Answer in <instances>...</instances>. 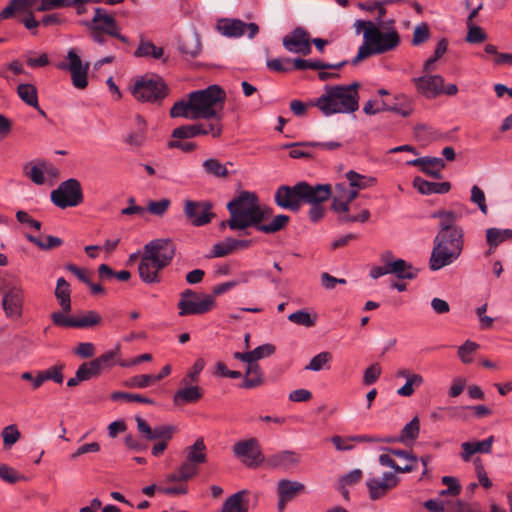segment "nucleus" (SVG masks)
Returning a JSON list of instances; mask_svg holds the SVG:
<instances>
[{"mask_svg": "<svg viewBox=\"0 0 512 512\" xmlns=\"http://www.w3.org/2000/svg\"><path fill=\"white\" fill-rule=\"evenodd\" d=\"M226 97L225 90L217 84L192 91L187 95L186 100L174 103L170 109V116L198 120L223 115Z\"/></svg>", "mask_w": 512, "mask_h": 512, "instance_id": "nucleus-1", "label": "nucleus"}, {"mask_svg": "<svg viewBox=\"0 0 512 512\" xmlns=\"http://www.w3.org/2000/svg\"><path fill=\"white\" fill-rule=\"evenodd\" d=\"M356 33L363 31V44L359 47L357 55L353 58L352 64L356 65L362 60L372 56L383 54L394 50L400 44V35L397 30L392 29L382 32L372 21L357 20L354 23Z\"/></svg>", "mask_w": 512, "mask_h": 512, "instance_id": "nucleus-2", "label": "nucleus"}, {"mask_svg": "<svg viewBox=\"0 0 512 512\" xmlns=\"http://www.w3.org/2000/svg\"><path fill=\"white\" fill-rule=\"evenodd\" d=\"M358 87V83L328 87L311 105L316 106L326 116L355 112L359 108Z\"/></svg>", "mask_w": 512, "mask_h": 512, "instance_id": "nucleus-3", "label": "nucleus"}, {"mask_svg": "<svg viewBox=\"0 0 512 512\" xmlns=\"http://www.w3.org/2000/svg\"><path fill=\"white\" fill-rule=\"evenodd\" d=\"M227 209L230 219L222 222L221 227L227 225L231 230H244L261 223L262 214L258 197L253 192H241L238 197L227 204Z\"/></svg>", "mask_w": 512, "mask_h": 512, "instance_id": "nucleus-4", "label": "nucleus"}, {"mask_svg": "<svg viewBox=\"0 0 512 512\" xmlns=\"http://www.w3.org/2000/svg\"><path fill=\"white\" fill-rule=\"evenodd\" d=\"M463 245L464 232L462 229H453L450 233L438 232L429 260L430 269L436 271L453 263L461 255Z\"/></svg>", "mask_w": 512, "mask_h": 512, "instance_id": "nucleus-5", "label": "nucleus"}, {"mask_svg": "<svg viewBox=\"0 0 512 512\" xmlns=\"http://www.w3.org/2000/svg\"><path fill=\"white\" fill-rule=\"evenodd\" d=\"M2 307L7 317L19 319L22 316L25 292L19 280L3 282L0 286Z\"/></svg>", "mask_w": 512, "mask_h": 512, "instance_id": "nucleus-6", "label": "nucleus"}, {"mask_svg": "<svg viewBox=\"0 0 512 512\" xmlns=\"http://www.w3.org/2000/svg\"><path fill=\"white\" fill-rule=\"evenodd\" d=\"M168 88L163 79L156 75H144L136 80L133 95L142 102H156L165 98Z\"/></svg>", "mask_w": 512, "mask_h": 512, "instance_id": "nucleus-7", "label": "nucleus"}, {"mask_svg": "<svg viewBox=\"0 0 512 512\" xmlns=\"http://www.w3.org/2000/svg\"><path fill=\"white\" fill-rule=\"evenodd\" d=\"M215 306V299L211 295H199L191 289H186L180 294V300L177 304L179 315H202Z\"/></svg>", "mask_w": 512, "mask_h": 512, "instance_id": "nucleus-8", "label": "nucleus"}, {"mask_svg": "<svg viewBox=\"0 0 512 512\" xmlns=\"http://www.w3.org/2000/svg\"><path fill=\"white\" fill-rule=\"evenodd\" d=\"M51 201L61 209L75 207L83 201L82 187L78 180L68 179L51 192Z\"/></svg>", "mask_w": 512, "mask_h": 512, "instance_id": "nucleus-9", "label": "nucleus"}, {"mask_svg": "<svg viewBox=\"0 0 512 512\" xmlns=\"http://www.w3.org/2000/svg\"><path fill=\"white\" fill-rule=\"evenodd\" d=\"M185 461L182 465V476L193 478L198 474L199 466L207 462V448L202 437L184 450Z\"/></svg>", "mask_w": 512, "mask_h": 512, "instance_id": "nucleus-10", "label": "nucleus"}, {"mask_svg": "<svg viewBox=\"0 0 512 512\" xmlns=\"http://www.w3.org/2000/svg\"><path fill=\"white\" fill-rule=\"evenodd\" d=\"M71 74L72 84L77 89H85L88 85L89 63H84L74 49L67 52L66 61L57 66Z\"/></svg>", "mask_w": 512, "mask_h": 512, "instance_id": "nucleus-11", "label": "nucleus"}, {"mask_svg": "<svg viewBox=\"0 0 512 512\" xmlns=\"http://www.w3.org/2000/svg\"><path fill=\"white\" fill-rule=\"evenodd\" d=\"M175 250V245L171 240L155 239L145 245L143 253L160 264V267L165 268L172 261Z\"/></svg>", "mask_w": 512, "mask_h": 512, "instance_id": "nucleus-12", "label": "nucleus"}, {"mask_svg": "<svg viewBox=\"0 0 512 512\" xmlns=\"http://www.w3.org/2000/svg\"><path fill=\"white\" fill-rule=\"evenodd\" d=\"M274 201L282 209L293 212L299 211L302 205L300 182L294 186H279L274 194Z\"/></svg>", "mask_w": 512, "mask_h": 512, "instance_id": "nucleus-13", "label": "nucleus"}, {"mask_svg": "<svg viewBox=\"0 0 512 512\" xmlns=\"http://www.w3.org/2000/svg\"><path fill=\"white\" fill-rule=\"evenodd\" d=\"M284 48L294 54H302L304 56L311 53L310 34L303 27H296L282 39Z\"/></svg>", "mask_w": 512, "mask_h": 512, "instance_id": "nucleus-14", "label": "nucleus"}, {"mask_svg": "<svg viewBox=\"0 0 512 512\" xmlns=\"http://www.w3.org/2000/svg\"><path fill=\"white\" fill-rule=\"evenodd\" d=\"M216 28L218 32L226 37H240L248 32V37L253 38L259 31L255 23H245L240 19L223 18L217 21Z\"/></svg>", "mask_w": 512, "mask_h": 512, "instance_id": "nucleus-15", "label": "nucleus"}, {"mask_svg": "<svg viewBox=\"0 0 512 512\" xmlns=\"http://www.w3.org/2000/svg\"><path fill=\"white\" fill-rule=\"evenodd\" d=\"M185 214L194 226H203L211 222L215 214L212 212V204L207 201H191L185 203Z\"/></svg>", "mask_w": 512, "mask_h": 512, "instance_id": "nucleus-16", "label": "nucleus"}, {"mask_svg": "<svg viewBox=\"0 0 512 512\" xmlns=\"http://www.w3.org/2000/svg\"><path fill=\"white\" fill-rule=\"evenodd\" d=\"M233 452L248 467L255 466L261 461V450L255 438L237 442L233 446Z\"/></svg>", "mask_w": 512, "mask_h": 512, "instance_id": "nucleus-17", "label": "nucleus"}, {"mask_svg": "<svg viewBox=\"0 0 512 512\" xmlns=\"http://www.w3.org/2000/svg\"><path fill=\"white\" fill-rule=\"evenodd\" d=\"M399 483V478L392 472H385L381 479L371 478L366 486L371 500H378L385 497Z\"/></svg>", "mask_w": 512, "mask_h": 512, "instance_id": "nucleus-18", "label": "nucleus"}, {"mask_svg": "<svg viewBox=\"0 0 512 512\" xmlns=\"http://www.w3.org/2000/svg\"><path fill=\"white\" fill-rule=\"evenodd\" d=\"M302 203L320 204L332 196V188L329 184L310 185L307 182H300Z\"/></svg>", "mask_w": 512, "mask_h": 512, "instance_id": "nucleus-19", "label": "nucleus"}, {"mask_svg": "<svg viewBox=\"0 0 512 512\" xmlns=\"http://www.w3.org/2000/svg\"><path fill=\"white\" fill-rule=\"evenodd\" d=\"M25 175L35 184L42 185L46 182V176L54 178L58 176V170L46 162L27 163L24 166Z\"/></svg>", "mask_w": 512, "mask_h": 512, "instance_id": "nucleus-20", "label": "nucleus"}, {"mask_svg": "<svg viewBox=\"0 0 512 512\" xmlns=\"http://www.w3.org/2000/svg\"><path fill=\"white\" fill-rule=\"evenodd\" d=\"M417 91L432 98L443 93L444 78L440 75L422 76L413 79Z\"/></svg>", "mask_w": 512, "mask_h": 512, "instance_id": "nucleus-21", "label": "nucleus"}, {"mask_svg": "<svg viewBox=\"0 0 512 512\" xmlns=\"http://www.w3.org/2000/svg\"><path fill=\"white\" fill-rule=\"evenodd\" d=\"M408 165L419 167L426 175L441 179V171L445 168L446 163L442 158L438 157H421L407 162Z\"/></svg>", "mask_w": 512, "mask_h": 512, "instance_id": "nucleus-22", "label": "nucleus"}, {"mask_svg": "<svg viewBox=\"0 0 512 512\" xmlns=\"http://www.w3.org/2000/svg\"><path fill=\"white\" fill-rule=\"evenodd\" d=\"M252 244V240H237L229 237L213 245L212 257H225L234 251L246 249Z\"/></svg>", "mask_w": 512, "mask_h": 512, "instance_id": "nucleus-23", "label": "nucleus"}, {"mask_svg": "<svg viewBox=\"0 0 512 512\" xmlns=\"http://www.w3.org/2000/svg\"><path fill=\"white\" fill-rule=\"evenodd\" d=\"M160 264L146 256L144 253L142 255L141 261L138 266V271L140 278L143 282L151 284V283H159V271H161L164 267H160Z\"/></svg>", "mask_w": 512, "mask_h": 512, "instance_id": "nucleus-24", "label": "nucleus"}, {"mask_svg": "<svg viewBox=\"0 0 512 512\" xmlns=\"http://www.w3.org/2000/svg\"><path fill=\"white\" fill-rule=\"evenodd\" d=\"M301 461V455L295 451H280L271 455L267 462L273 468L289 469L298 465Z\"/></svg>", "mask_w": 512, "mask_h": 512, "instance_id": "nucleus-25", "label": "nucleus"}, {"mask_svg": "<svg viewBox=\"0 0 512 512\" xmlns=\"http://www.w3.org/2000/svg\"><path fill=\"white\" fill-rule=\"evenodd\" d=\"M413 187L417 189L419 193L424 195L446 194L451 190L450 182H430L422 179L421 177H415L413 179Z\"/></svg>", "mask_w": 512, "mask_h": 512, "instance_id": "nucleus-26", "label": "nucleus"}, {"mask_svg": "<svg viewBox=\"0 0 512 512\" xmlns=\"http://www.w3.org/2000/svg\"><path fill=\"white\" fill-rule=\"evenodd\" d=\"M247 495V490L232 494L224 501L221 512H249Z\"/></svg>", "mask_w": 512, "mask_h": 512, "instance_id": "nucleus-27", "label": "nucleus"}, {"mask_svg": "<svg viewBox=\"0 0 512 512\" xmlns=\"http://www.w3.org/2000/svg\"><path fill=\"white\" fill-rule=\"evenodd\" d=\"M94 29L104 31L109 35L116 36L117 25L113 17L108 15L104 10L97 8L93 17Z\"/></svg>", "mask_w": 512, "mask_h": 512, "instance_id": "nucleus-28", "label": "nucleus"}, {"mask_svg": "<svg viewBox=\"0 0 512 512\" xmlns=\"http://www.w3.org/2000/svg\"><path fill=\"white\" fill-rule=\"evenodd\" d=\"M37 0H11L0 12V21L11 18L16 13H31V8Z\"/></svg>", "mask_w": 512, "mask_h": 512, "instance_id": "nucleus-29", "label": "nucleus"}, {"mask_svg": "<svg viewBox=\"0 0 512 512\" xmlns=\"http://www.w3.org/2000/svg\"><path fill=\"white\" fill-rule=\"evenodd\" d=\"M203 396L202 389L198 386L186 387L178 390L174 397L173 402L175 405L180 406L188 403H196Z\"/></svg>", "mask_w": 512, "mask_h": 512, "instance_id": "nucleus-30", "label": "nucleus"}, {"mask_svg": "<svg viewBox=\"0 0 512 512\" xmlns=\"http://www.w3.org/2000/svg\"><path fill=\"white\" fill-rule=\"evenodd\" d=\"M388 267L389 274H393L399 279H414L418 272L417 269H414L410 263L403 259H396L395 262L391 263Z\"/></svg>", "mask_w": 512, "mask_h": 512, "instance_id": "nucleus-31", "label": "nucleus"}, {"mask_svg": "<svg viewBox=\"0 0 512 512\" xmlns=\"http://www.w3.org/2000/svg\"><path fill=\"white\" fill-rule=\"evenodd\" d=\"M396 102H387L382 101L383 109L385 111L395 112L403 117H408L411 115L413 108L411 105V101L405 97L404 95L395 96Z\"/></svg>", "mask_w": 512, "mask_h": 512, "instance_id": "nucleus-32", "label": "nucleus"}, {"mask_svg": "<svg viewBox=\"0 0 512 512\" xmlns=\"http://www.w3.org/2000/svg\"><path fill=\"white\" fill-rule=\"evenodd\" d=\"M305 491V485L288 479H282L278 482L277 492L278 496L291 501L297 494Z\"/></svg>", "mask_w": 512, "mask_h": 512, "instance_id": "nucleus-33", "label": "nucleus"}, {"mask_svg": "<svg viewBox=\"0 0 512 512\" xmlns=\"http://www.w3.org/2000/svg\"><path fill=\"white\" fill-rule=\"evenodd\" d=\"M70 285L64 278H59L56 283L55 297L64 312L71 310Z\"/></svg>", "mask_w": 512, "mask_h": 512, "instance_id": "nucleus-34", "label": "nucleus"}, {"mask_svg": "<svg viewBox=\"0 0 512 512\" xmlns=\"http://www.w3.org/2000/svg\"><path fill=\"white\" fill-rule=\"evenodd\" d=\"M263 383V373L260 369V366L256 363H251L250 365H248L244 381L241 386L246 389H251L259 387Z\"/></svg>", "mask_w": 512, "mask_h": 512, "instance_id": "nucleus-35", "label": "nucleus"}, {"mask_svg": "<svg viewBox=\"0 0 512 512\" xmlns=\"http://www.w3.org/2000/svg\"><path fill=\"white\" fill-rule=\"evenodd\" d=\"M95 361L98 363L101 370L106 368H111L116 364L121 363V348L120 345H115L109 351L103 353L98 358H95Z\"/></svg>", "mask_w": 512, "mask_h": 512, "instance_id": "nucleus-36", "label": "nucleus"}, {"mask_svg": "<svg viewBox=\"0 0 512 512\" xmlns=\"http://www.w3.org/2000/svg\"><path fill=\"white\" fill-rule=\"evenodd\" d=\"M205 131L202 129V123L182 125L175 128L172 132L174 139H190L200 135H204Z\"/></svg>", "mask_w": 512, "mask_h": 512, "instance_id": "nucleus-37", "label": "nucleus"}, {"mask_svg": "<svg viewBox=\"0 0 512 512\" xmlns=\"http://www.w3.org/2000/svg\"><path fill=\"white\" fill-rule=\"evenodd\" d=\"M290 221V217L285 214L275 216L270 223H258L254 227L263 233L272 234L284 229Z\"/></svg>", "mask_w": 512, "mask_h": 512, "instance_id": "nucleus-38", "label": "nucleus"}, {"mask_svg": "<svg viewBox=\"0 0 512 512\" xmlns=\"http://www.w3.org/2000/svg\"><path fill=\"white\" fill-rule=\"evenodd\" d=\"M164 55V50L161 47L155 46L152 42L142 39L134 51L135 57H152L154 59H161Z\"/></svg>", "mask_w": 512, "mask_h": 512, "instance_id": "nucleus-39", "label": "nucleus"}, {"mask_svg": "<svg viewBox=\"0 0 512 512\" xmlns=\"http://www.w3.org/2000/svg\"><path fill=\"white\" fill-rule=\"evenodd\" d=\"M17 93L20 99L27 105L39 109L38 93L34 85L28 83L20 84L17 87Z\"/></svg>", "mask_w": 512, "mask_h": 512, "instance_id": "nucleus-40", "label": "nucleus"}, {"mask_svg": "<svg viewBox=\"0 0 512 512\" xmlns=\"http://www.w3.org/2000/svg\"><path fill=\"white\" fill-rule=\"evenodd\" d=\"M346 178L349 181V185L352 188H356L358 190L372 187L377 182L375 177L361 175L353 170H350L346 173Z\"/></svg>", "mask_w": 512, "mask_h": 512, "instance_id": "nucleus-41", "label": "nucleus"}, {"mask_svg": "<svg viewBox=\"0 0 512 512\" xmlns=\"http://www.w3.org/2000/svg\"><path fill=\"white\" fill-rule=\"evenodd\" d=\"M179 50L186 59H193L200 54L201 44L196 37L191 36L180 42Z\"/></svg>", "mask_w": 512, "mask_h": 512, "instance_id": "nucleus-42", "label": "nucleus"}, {"mask_svg": "<svg viewBox=\"0 0 512 512\" xmlns=\"http://www.w3.org/2000/svg\"><path fill=\"white\" fill-rule=\"evenodd\" d=\"M433 217L440 219L439 232L450 233L453 229H462L461 227L455 225L457 221V215L453 211H438L433 215Z\"/></svg>", "mask_w": 512, "mask_h": 512, "instance_id": "nucleus-43", "label": "nucleus"}, {"mask_svg": "<svg viewBox=\"0 0 512 512\" xmlns=\"http://www.w3.org/2000/svg\"><path fill=\"white\" fill-rule=\"evenodd\" d=\"M1 438L3 441V449L9 450L20 440L21 432L16 424H10L2 429Z\"/></svg>", "mask_w": 512, "mask_h": 512, "instance_id": "nucleus-44", "label": "nucleus"}, {"mask_svg": "<svg viewBox=\"0 0 512 512\" xmlns=\"http://www.w3.org/2000/svg\"><path fill=\"white\" fill-rule=\"evenodd\" d=\"M204 171L216 178H226L229 175L226 165L222 164L216 158H209L203 162Z\"/></svg>", "mask_w": 512, "mask_h": 512, "instance_id": "nucleus-45", "label": "nucleus"}, {"mask_svg": "<svg viewBox=\"0 0 512 512\" xmlns=\"http://www.w3.org/2000/svg\"><path fill=\"white\" fill-rule=\"evenodd\" d=\"M420 431V423L418 417H414L409 423H407L401 430L399 436V442L406 444L409 441L417 439Z\"/></svg>", "mask_w": 512, "mask_h": 512, "instance_id": "nucleus-46", "label": "nucleus"}, {"mask_svg": "<svg viewBox=\"0 0 512 512\" xmlns=\"http://www.w3.org/2000/svg\"><path fill=\"white\" fill-rule=\"evenodd\" d=\"M465 409L473 410L475 415L478 418L485 417V416H488V415L491 414V410L488 407L484 406V405H475V406H468V407H448V408H443V410L447 411V413L449 414V416L451 418L461 417L462 416V412Z\"/></svg>", "mask_w": 512, "mask_h": 512, "instance_id": "nucleus-47", "label": "nucleus"}, {"mask_svg": "<svg viewBox=\"0 0 512 512\" xmlns=\"http://www.w3.org/2000/svg\"><path fill=\"white\" fill-rule=\"evenodd\" d=\"M136 131L130 134V145L141 146L146 140L147 125L146 121L140 115H136L134 119Z\"/></svg>", "mask_w": 512, "mask_h": 512, "instance_id": "nucleus-48", "label": "nucleus"}, {"mask_svg": "<svg viewBox=\"0 0 512 512\" xmlns=\"http://www.w3.org/2000/svg\"><path fill=\"white\" fill-rule=\"evenodd\" d=\"M101 322L102 316L98 312L90 310L76 317V328H90L100 325Z\"/></svg>", "mask_w": 512, "mask_h": 512, "instance_id": "nucleus-49", "label": "nucleus"}, {"mask_svg": "<svg viewBox=\"0 0 512 512\" xmlns=\"http://www.w3.org/2000/svg\"><path fill=\"white\" fill-rule=\"evenodd\" d=\"M424 383V378L420 374H414L406 380V383L397 390V394L402 397H410L414 393V389L420 387Z\"/></svg>", "mask_w": 512, "mask_h": 512, "instance_id": "nucleus-50", "label": "nucleus"}, {"mask_svg": "<svg viewBox=\"0 0 512 512\" xmlns=\"http://www.w3.org/2000/svg\"><path fill=\"white\" fill-rule=\"evenodd\" d=\"M316 315H311L306 310H298L288 316V320L297 325L312 327L316 323Z\"/></svg>", "mask_w": 512, "mask_h": 512, "instance_id": "nucleus-51", "label": "nucleus"}, {"mask_svg": "<svg viewBox=\"0 0 512 512\" xmlns=\"http://www.w3.org/2000/svg\"><path fill=\"white\" fill-rule=\"evenodd\" d=\"M208 124L202 123V129L205 131L204 135H211L213 138H219L223 131V115L210 117Z\"/></svg>", "mask_w": 512, "mask_h": 512, "instance_id": "nucleus-52", "label": "nucleus"}, {"mask_svg": "<svg viewBox=\"0 0 512 512\" xmlns=\"http://www.w3.org/2000/svg\"><path fill=\"white\" fill-rule=\"evenodd\" d=\"M332 358L333 356L330 352H320L310 360L309 364L305 367V370L320 371L331 362Z\"/></svg>", "mask_w": 512, "mask_h": 512, "instance_id": "nucleus-53", "label": "nucleus"}, {"mask_svg": "<svg viewBox=\"0 0 512 512\" xmlns=\"http://www.w3.org/2000/svg\"><path fill=\"white\" fill-rule=\"evenodd\" d=\"M378 460L382 466L392 468L396 473H410L414 471V467L411 465H397L395 460L392 458V454L389 452L381 454Z\"/></svg>", "mask_w": 512, "mask_h": 512, "instance_id": "nucleus-54", "label": "nucleus"}, {"mask_svg": "<svg viewBox=\"0 0 512 512\" xmlns=\"http://www.w3.org/2000/svg\"><path fill=\"white\" fill-rule=\"evenodd\" d=\"M101 371V368L94 359L88 363L80 365L76 372L78 373L79 378H82V380L85 381L99 375Z\"/></svg>", "mask_w": 512, "mask_h": 512, "instance_id": "nucleus-55", "label": "nucleus"}, {"mask_svg": "<svg viewBox=\"0 0 512 512\" xmlns=\"http://www.w3.org/2000/svg\"><path fill=\"white\" fill-rule=\"evenodd\" d=\"M431 31L429 25L426 22L418 24L413 31L412 45L419 46L429 40Z\"/></svg>", "mask_w": 512, "mask_h": 512, "instance_id": "nucleus-56", "label": "nucleus"}, {"mask_svg": "<svg viewBox=\"0 0 512 512\" xmlns=\"http://www.w3.org/2000/svg\"><path fill=\"white\" fill-rule=\"evenodd\" d=\"M42 375L43 384L48 381H54L61 384L64 381L63 365H54L45 370H40Z\"/></svg>", "mask_w": 512, "mask_h": 512, "instance_id": "nucleus-57", "label": "nucleus"}, {"mask_svg": "<svg viewBox=\"0 0 512 512\" xmlns=\"http://www.w3.org/2000/svg\"><path fill=\"white\" fill-rule=\"evenodd\" d=\"M267 68L274 72L286 73L292 70V60L290 58H275L268 60Z\"/></svg>", "mask_w": 512, "mask_h": 512, "instance_id": "nucleus-58", "label": "nucleus"}, {"mask_svg": "<svg viewBox=\"0 0 512 512\" xmlns=\"http://www.w3.org/2000/svg\"><path fill=\"white\" fill-rule=\"evenodd\" d=\"M478 349V344L467 340L463 345L458 348V356L464 364L473 361V354Z\"/></svg>", "mask_w": 512, "mask_h": 512, "instance_id": "nucleus-59", "label": "nucleus"}, {"mask_svg": "<svg viewBox=\"0 0 512 512\" xmlns=\"http://www.w3.org/2000/svg\"><path fill=\"white\" fill-rule=\"evenodd\" d=\"M27 239L43 250H49L62 244V240L55 236H47L46 241H42L39 237L32 235H27Z\"/></svg>", "mask_w": 512, "mask_h": 512, "instance_id": "nucleus-60", "label": "nucleus"}, {"mask_svg": "<svg viewBox=\"0 0 512 512\" xmlns=\"http://www.w3.org/2000/svg\"><path fill=\"white\" fill-rule=\"evenodd\" d=\"M310 142H297L288 145L287 147H290L289 156L294 159L299 158H312L313 154L308 151L306 148H310V145H304L309 144Z\"/></svg>", "mask_w": 512, "mask_h": 512, "instance_id": "nucleus-61", "label": "nucleus"}, {"mask_svg": "<svg viewBox=\"0 0 512 512\" xmlns=\"http://www.w3.org/2000/svg\"><path fill=\"white\" fill-rule=\"evenodd\" d=\"M470 200L472 203L476 204L481 211L482 214L487 215L488 213V207L486 204V198L483 190L478 187L477 185H474L471 188V197Z\"/></svg>", "mask_w": 512, "mask_h": 512, "instance_id": "nucleus-62", "label": "nucleus"}, {"mask_svg": "<svg viewBox=\"0 0 512 512\" xmlns=\"http://www.w3.org/2000/svg\"><path fill=\"white\" fill-rule=\"evenodd\" d=\"M67 312H53L51 319L53 324L59 327L65 328H76V317H70L66 315Z\"/></svg>", "mask_w": 512, "mask_h": 512, "instance_id": "nucleus-63", "label": "nucleus"}, {"mask_svg": "<svg viewBox=\"0 0 512 512\" xmlns=\"http://www.w3.org/2000/svg\"><path fill=\"white\" fill-rule=\"evenodd\" d=\"M275 350H276L275 346L270 343L258 346L254 350L249 351L251 363H255L256 361H258L262 358L271 356L272 354H274Z\"/></svg>", "mask_w": 512, "mask_h": 512, "instance_id": "nucleus-64", "label": "nucleus"}]
</instances>
